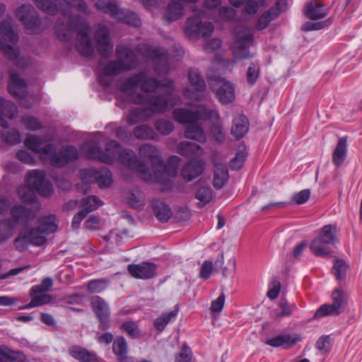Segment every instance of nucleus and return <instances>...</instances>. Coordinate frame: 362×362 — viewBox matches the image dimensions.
Here are the masks:
<instances>
[{"instance_id": "f257e3e1", "label": "nucleus", "mask_w": 362, "mask_h": 362, "mask_svg": "<svg viewBox=\"0 0 362 362\" xmlns=\"http://www.w3.org/2000/svg\"><path fill=\"white\" fill-rule=\"evenodd\" d=\"M139 155L141 158L151 160L153 173L150 172L146 164L137 159L136 154L134 159L136 162V166L130 167L127 164H122L130 170L136 171L144 180L149 182L165 183L168 182V177L176 175L177 166L180 161L178 156H171L168 159V164L165 165L160 156L158 149L156 146L150 144H144L140 146Z\"/></svg>"}, {"instance_id": "f03ea898", "label": "nucleus", "mask_w": 362, "mask_h": 362, "mask_svg": "<svg viewBox=\"0 0 362 362\" xmlns=\"http://www.w3.org/2000/svg\"><path fill=\"white\" fill-rule=\"evenodd\" d=\"M54 30L57 37L63 42L70 40L76 33V48L79 54L89 57L93 53L94 47L88 35L89 25L80 16H64L57 21Z\"/></svg>"}, {"instance_id": "7ed1b4c3", "label": "nucleus", "mask_w": 362, "mask_h": 362, "mask_svg": "<svg viewBox=\"0 0 362 362\" xmlns=\"http://www.w3.org/2000/svg\"><path fill=\"white\" fill-rule=\"evenodd\" d=\"M81 151L86 157L104 163L112 164L119 161L130 167L136 166L135 153L132 150L124 148L116 141H110L106 144L105 152L94 141L84 143L81 147Z\"/></svg>"}, {"instance_id": "20e7f679", "label": "nucleus", "mask_w": 362, "mask_h": 362, "mask_svg": "<svg viewBox=\"0 0 362 362\" xmlns=\"http://www.w3.org/2000/svg\"><path fill=\"white\" fill-rule=\"evenodd\" d=\"M173 114L175 120L177 122L189 124L185 131V137L200 143H204L206 141V136L197 122L199 120H209L211 122L219 120L218 112L209 109L204 105L199 106L194 112L184 108H177L174 110Z\"/></svg>"}, {"instance_id": "39448f33", "label": "nucleus", "mask_w": 362, "mask_h": 362, "mask_svg": "<svg viewBox=\"0 0 362 362\" xmlns=\"http://www.w3.org/2000/svg\"><path fill=\"white\" fill-rule=\"evenodd\" d=\"M132 101L136 104H146V107L132 109L127 119L129 124L148 121L154 114H163L169 110V103L165 95H151L144 96L136 93L132 96Z\"/></svg>"}, {"instance_id": "423d86ee", "label": "nucleus", "mask_w": 362, "mask_h": 362, "mask_svg": "<svg viewBox=\"0 0 362 362\" xmlns=\"http://www.w3.org/2000/svg\"><path fill=\"white\" fill-rule=\"evenodd\" d=\"M117 59L110 62L103 69L98 76V82L103 86L108 87L112 82V77L136 67L138 57L135 52L125 45L116 47Z\"/></svg>"}, {"instance_id": "0eeeda50", "label": "nucleus", "mask_w": 362, "mask_h": 362, "mask_svg": "<svg viewBox=\"0 0 362 362\" xmlns=\"http://www.w3.org/2000/svg\"><path fill=\"white\" fill-rule=\"evenodd\" d=\"M27 185H21L18 189V194L24 203H31L36 209L40 208V204L36 200L35 191L40 195L48 197L53 192V187L45 178L43 171L33 170L26 177Z\"/></svg>"}, {"instance_id": "6e6552de", "label": "nucleus", "mask_w": 362, "mask_h": 362, "mask_svg": "<svg viewBox=\"0 0 362 362\" xmlns=\"http://www.w3.org/2000/svg\"><path fill=\"white\" fill-rule=\"evenodd\" d=\"M12 20L6 19L0 23V50L11 61H17L16 66L23 69L28 65V60L24 57H20V52L18 47L6 44L8 40L13 45L18 41V35L13 29Z\"/></svg>"}, {"instance_id": "1a4fd4ad", "label": "nucleus", "mask_w": 362, "mask_h": 362, "mask_svg": "<svg viewBox=\"0 0 362 362\" xmlns=\"http://www.w3.org/2000/svg\"><path fill=\"white\" fill-rule=\"evenodd\" d=\"M139 75H142L139 81V86L141 91L145 93H153L158 88H161L163 92L158 95H165L168 97L169 108L180 103V98L174 95L175 86L173 81L165 78L158 81L157 78L148 76L146 71H141Z\"/></svg>"}, {"instance_id": "9d476101", "label": "nucleus", "mask_w": 362, "mask_h": 362, "mask_svg": "<svg viewBox=\"0 0 362 362\" xmlns=\"http://www.w3.org/2000/svg\"><path fill=\"white\" fill-rule=\"evenodd\" d=\"M16 18L31 33H38L51 25L48 18L42 21L31 4H23L16 11Z\"/></svg>"}, {"instance_id": "9b49d317", "label": "nucleus", "mask_w": 362, "mask_h": 362, "mask_svg": "<svg viewBox=\"0 0 362 362\" xmlns=\"http://www.w3.org/2000/svg\"><path fill=\"white\" fill-rule=\"evenodd\" d=\"M194 16L188 18L185 23V33L189 38L206 37L214 32V25L210 22L202 23V18L204 17L205 12L194 8Z\"/></svg>"}, {"instance_id": "f8f14e48", "label": "nucleus", "mask_w": 362, "mask_h": 362, "mask_svg": "<svg viewBox=\"0 0 362 362\" xmlns=\"http://www.w3.org/2000/svg\"><path fill=\"white\" fill-rule=\"evenodd\" d=\"M136 50L142 56L151 59L155 63V71L159 74H166L170 71L168 54L165 49L161 47H152L148 44H139Z\"/></svg>"}, {"instance_id": "ddd939ff", "label": "nucleus", "mask_w": 362, "mask_h": 362, "mask_svg": "<svg viewBox=\"0 0 362 362\" xmlns=\"http://www.w3.org/2000/svg\"><path fill=\"white\" fill-rule=\"evenodd\" d=\"M253 42V35L246 27H239L235 31V39L232 46L235 59H250L253 54L250 53L249 47Z\"/></svg>"}, {"instance_id": "4468645a", "label": "nucleus", "mask_w": 362, "mask_h": 362, "mask_svg": "<svg viewBox=\"0 0 362 362\" xmlns=\"http://www.w3.org/2000/svg\"><path fill=\"white\" fill-rule=\"evenodd\" d=\"M11 216L12 220H7L5 222L8 228L9 233L6 235L0 233V238L2 240H6L11 235V231L15 225L27 226L32 220L35 218L34 211L21 205L13 206L11 209Z\"/></svg>"}, {"instance_id": "2eb2a0df", "label": "nucleus", "mask_w": 362, "mask_h": 362, "mask_svg": "<svg viewBox=\"0 0 362 362\" xmlns=\"http://www.w3.org/2000/svg\"><path fill=\"white\" fill-rule=\"evenodd\" d=\"M81 177L84 184L95 182L100 189L109 187L113 182L112 173L107 168L100 170L95 168L84 169L81 173Z\"/></svg>"}, {"instance_id": "dca6fc26", "label": "nucleus", "mask_w": 362, "mask_h": 362, "mask_svg": "<svg viewBox=\"0 0 362 362\" xmlns=\"http://www.w3.org/2000/svg\"><path fill=\"white\" fill-rule=\"evenodd\" d=\"M8 89L11 95L21 101L22 106L25 108L31 107L32 103H30L28 100H35V98L30 96L28 100H25L28 95L27 85L24 80L20 78L17 74L13 71L10 73Z\"/></svg>"}, {"instance_id": "f3484780", "label": "nucleus", "mask_w": 362, "mask_h": 362, "mask_svg": "<svg viewBox=\"0 0 362 362\" xmlns=\"http://www.w3.org/2000/svg\"><path fill=\"white\" fill-rule=\"evenodd\" d=\"M78 157V150L74 146L69 145L63 147L57 153V148L54 145V150L49 153L46 163L55 167H62L68 163L75 160Z\"/></svg>"}, {"instance_id": "a211bd4d", "label": "nucleus", "mask_w": 362, "mask_h": 362, "mask_svg": "<svg viewBox=\"0 0 362 362\" xmlns=\"http://www.w3.org/2000/svg\"><path fill=\"white\" fill-rule=\"evenodd\" d=\"M94 40L97 49L101 56L108 57L113 52V43L110 38V31L107 27L98 24L95 27Z\"/></svg>"}, {"instance_id": "6ab92c4d", "label": "nucleus", "mask_w": 362, "mask_h": 362, "mask_svg": "<svg viewBox=\"0 0 362 362\" xmlns=\"http://www.w3.org/2000/svg\"><path fill=\"white\" fill-rule=\"evenodd\" d=\"M90 305L98 320L99 328L103 331L107 329L110 324V310L108 304L101 297L95 296L91 298Z\"/></svg>"}, {"instance_id": "aec40b11", "label": "nucleus", "mask_w": 362, "mask_h": 362, "mask_svg": "<svg viewBox=\"0 0 362 362\" xmlns=\"http://www.w3.org/2000/svg\"><path fill=\"white\" fill-rule=\"evenodd\" d=\"M46 241L45 235L38 234L35 230L24 229L21 231L18 238L14 240V245L17 250L23 251L29 245H42Z\"/></svg>"}, {"instance_id": "412c9836", "label": "nucleus", "mask_w": 362, "mask_h": 362, "mask_svg": "<svg viewBox=\"0 0 362 362\" xmlns=\"http://www.w3.org/2000/svg\"><path fill=\"white\" fill-rule=\"evenodd\" d=\"M42 138L35 135H28L24 141L25 146L30 150L38 153L40 160H42L44 163H46L49 153L54 150V145L47 144L42 147Z\"/></svg>"}, {"instance_id": "4be33fe9", "label": "nucleus", "mask_w": 362, "mask_h": 362, "mask_svg": "<svg viewBox=\"0 0 362 362\" xmlns=\"http://www.w3.org/2000/svg\"><path fill=\"white\" fill-rule=\"evenodd\" d=\"M188 78L197 93H192L189 89H186L184 93L185 96L195 100H203L198 92H202L205 90L206 83L199 72L197 69H191L188 71Z\"/></svg>"}, {"instance_id": "5701e85b", "label": "nucleus", "mask_w": 362, "mask_h": 362, "mask_svg": "<svg viewBox=\"0 0 362 362\" xmlns=\"http://www.w3.org/2000/svg\"><path fill=\"white\" fill-rule=\"evenodd\" d=\"M218 87L216 88V95L219 102L227 105L235 100V88L233 85L223 78L217 80Z\"/></svg>"}, {"instance_id": "b1692460", "label": "nucleus", "mask_w": 362, "mask_h": 362, "mask_svg": "<svg viewBox=\"0 0 362 362\" xmlns=\"http://www.w3.org/2000/svg\"><path fill=\"white\" fill-rule=\"evenodd\" d=\"M127 270L136 279H148L156 276V266L153 263L143 262L139 264H129Z\"/></svg>"}, {"instance_id": "393cba45", "label": "nucleus", "mask_w": 362, "mask_h": 362, "mask_svg": "<svg viewBox=\"0 0 362 362\" xmlns=\"http://www.w3.org/2000/svg\"><path fill=\"white\" fill-rule=\"evenodd\" d=\"M68 354L79 362H99L97 354L78 345L71 346Z\"/></svg>"}, {"instance_id": "a878e982", "label": "nucleus", "mask_w": 362, "mask_h": 362, "mask_svg": "<svg viewBox=\"0 0 362 362\" xmlns=\"http://www.w3.org/2000/svg\"><path fill=\"white\" fill-rule=\"evenodd\" d=\"M205 163L203 160H191L185 165L182 170V175L185 180L190 182L199 176L204 169Z\"/></svg>"}, {"instance_id": "bb28decb", "label": "nucleus", "mask_w": 362, "mask_h": 362, "mask_svg": "<svg viewBox=\"0 0 362 362\" xmlns=\"http://www.w3.org/2000/svg\"><path fill=\"white\" fill-rule=\"evenodd\" d=\"M177 153L186 158H199L204 155V149L198 144L191 141H182L177 146Z\"/></svg>"}, {"instance_id": "cd10ccee", "label": "nucleus", "mask_w": 362, "mask_h": 362, "mask_svg": "<svg viewBox=\"0 0 362 362\" xmlns=\"http://www.w3.org/2000/svg\"><path fill=\"white\" fill-rule=\"evenodd\" d=\"M300 340L299 335L293 334H281L265 341V344L272 347H289Z\"/></svg>"}, {"instance_id": "c85d7f7f", "label": "nucleus", "mask_w": 362, "mask_h": 362, "mask_svg": "<svg viewBox=\"0 0 362 362\" xmlns=\"http://www.w3.org/2000/svg\"><path fill=\"white\" fill-rule=\"evenodd\" d=\"M304 13L307 18L317 20L325 18L327 15V10L321 2L315 0L305 4Z\"/></svg>"}, {"instance_id": "c756f323", "label": "nucleus", "mask_w": 362, "mask_h": 362, "mask_svg": "<svg viewBox=\"0 0 362 362\" xmlns=\"http://www.w3.org/2000/svg\"><path fill=\"white\" fill-rule=\"evenodd\" d=\"M142 75L139 74H134L130 78L120 79L117 83V86L119 90L125 94H130V100L132 96L137 93L135 90L138 86H139V81L141 79Z\"/></svg>"}, {"instance_id": "7c9ffc66", "label": "nucleus", "mask_w": 362, "mask_h": 362, "mask_svg": "<svg viewBox=\"0 0 362 362\" xmlns=\"http://www.w3.org/2000/svg\"><path fill=\"white\" fill-rule=\"evenodd\" d=\"M249 130L248 119L243 114L237 115L233 121L231 134L236 139H242Z\"/></svg>"}, {"instance_id": "2f4dec72", "label": "nucleus", "mask_w": 362, "mask_h": 362, "mask_svg": "<svg viewBox=\"0 0 362 362\" xmlns=\"http://www.w3.org/2000/svg\"><path fill=\"white\" fill-rule=\"evenodd\" d=\"M347 155V139L341 137L339 139L332 153V162L337 168L344 163Z\"/></svg>"}, {"instance_id": "473e14b6", "label": "nucleus", "mask_w": 362, "mask_h": 362, "mask_svg": "<svg viewBox=\"0 0 362 362\" xmlns=\"http://www.w3.org/2000/svg\"><path fill=\"white\" fill-rule=\"evenodd\" d=\"M113 18L134 27H139L141 25V21L138 16L129 10L118 8L114 14Z\"/></svg>"}, {"instance_id": "72a5a7b5", "label": "nucleus", "mask_w": 362, "mask_h": 362, "mask_svg": "<svg viewBox=\"0 0 362 362\" xmlns=\"http://www.w3.org/2000/svg\"><path fill=\"white\" fill-rule=\"evenodd\" d=\"M228 177V168L224 164H214V187L216 189H221L227 182Z\"/></svg>"}, {"instance_id": "f704fd0d", "label": "nucleus", "mask_w": 362, "mask_h": 362, "mask_svg": "<svg viewBox=\"0 0 362 362\" xmlns=\"http://www.w3.org/2000/svg\"><path fill=\"white\" fill-rule=\"evenodd\" d=\"M38 222V228L31 229L35 230L38 234L44 235L45 233H54L57 230V226L55 223V217L53 215L42 217Z\"/></svg>"}, {"instance_id": "c9c22d12", "label": "nucleus", "mask_w": 362, "mask_h": 362, "mask_svg": "<svg viewBox=\"0 0 362 362\" xmlns=\"http://www.w3.org/2000/svg\"><path fill=\"white\" fill-rule=\"evenodd\" d=\"M112 350L119 362H129L130 359L127 356V344L123 337H118L115 339Z\"/></svg>"}, {"instance_id": "e433bc0d", "label": "nucleus", "mask_w": 362, "mask_h": 362, "mask_svg": "<svg viewBox=\"0 0 362 362\" xmlns=\"http://www.w3.org/2000/svg\"><path fill=\"white\" fill-rule=\"evenodd\" d=\"M133 134L137 139L140 140H156L158 137L153 129L147 124L136 126Z\"/></svg>"}, {"instance_id": "4c0bfd02", "label": "nucleus", "mask_w": 362, "mask_h": 362, "mask_svg": "<svg viewBox=\"0 0 362 362\" xmlns=\"http://www.w3.org/2000/svg\"><path fill=\"white\" fill-rule=\"evenodd\" d=\"M177 313L178 308H175V310L168 313H163L160 317H157L154 320L153 325L155 328L159 332L163 331L165 327L170 322H173L176 319Z\"/></svg>"}, {"instance_id": "58836bf2", "label": "nucleus", "mask_w": 362, "mask_h": 362, "mask_svg": "<svg viewBox=\"0 0 362 362\" xmlns=\"http://www.w3.org/2000/svg\"><path fill=\"white\" fill-rule=\"evenodd\" d=\"M183 11V6L176 1H173L168 4L164 17L169 22L175 21L182 17Z\"/></svg>"}, {"instance_id": "ea45409f", "label": "nucleus", "mask_w": 362, "mask_h": 362, "mask_svg": "<svg viewBox=\"0 0 362 362\" xmlns=\"http://www.w3.org/2000/svg\"><path fill=\"white\" fill-rule=\"evenodd\" d=\"M332 307L339 314H341L345 309L347 304V296L341 289H335L332 295Z\"/></svg>"}, {"instance_id": "a19ab883", "label": "nucleus", "mask_w": 362, "mask_h": 362, "mask_svg": "<svg viewBox=\"0 0 362 362\" xmlns=\"http://www.w3.org/2000/svg\"><path fill=\"white\" fill-rule=\"evenodd\" d=\"M153 211L156 218L161 222H166L172 216L170 208L165 203L156 201L153 202Z\"/></svg>"}, {"instance_id": "79ce46f5", "label": "nucleus", "mask_w": 362, "mask_h": 362, "mask_svg": "<svg viewBox=\"0 0 362 362\" xmlns=\"http://www.w3.org/2000/svg\"><path fill=\"white\" fill-rule=\"evenodd\" d=\"M1 358L5 359V361L1 362H25V356L20 351H14L8 348L7 346H2L0 347Z\"/></svg>"}, {"instance_id": "37998d69", "label": "nucleus", "mask_w": 362, "mask_h": 362, "mask_svg": "<svg viewBox=\"0 0 362 362\" xmlns=\"http://www.w3.org/2000/svg\"><path fill=\"white\" fill-rule=\"evenodd\" d=\"M329 244L324 243L322 240L315 238L310 245V249L312 252L316 256L326 257L330 253V250L328 247Z\"/></svg>"}, {"instance_id": "c03bdc74", "label": "nucleus", "mask_w": 362, "mask_h": 362, "mask_svg": "<svg viewBox=\"0 0 362 362\" xmlns=\"http://www.w3.org/2000/svg\"><path fill=\"white\" fill-rule=\"evenodd\" d=\"M0 114L9 119H13L18 115V108L13 102L0 98Z\"/></svg>"}, {"instance_id": "a18cd8bd", "label": "nucleus", "mask_w": 362, "mask_h": 362, "mask_svg": "<svg viewBox=\"0 0 362 362\" xmlns=\"http://www.w3.org/2000/svg\"><path fill=\"white\" fill-rule=\"evenodd\" d=\"M337 230V226L334 225H326L323 226L319 233L317 237L320 240H322L324 243L332 245L337 241L334 233Z\"/></svg>"}, {"instance_id": "49530a36", "label": "nucleus", "mask_w": 362, "mask_h": 362, "mask_svg": "<svg viewBox=\"0 0 362 362\" xmlns=\"http://www.w3.org/2000/svg\"><path fill=\"white\" fill-rule=\"evenodd\" d=\"M30 296H32L30 302L28 305L20 308V309H28L31 308L38 307L40 305L48 304L52 300V298L50 295L45 294L44 293L33 294Z\"/></svg>"}, {"instance_id": "de8ad7c7", "label": "nucleus", "mask_w": 362, "mask_h": 362, "mask_svg": "<svg viewBox=\"0 0 362 362\" xmlns=\"http://www.w3.org/2000/svg\"><path fill=\"white\" fill-rule=\"evenodd\" d=\"M95 6L103 13H110L112 18L119 8L116 0H98Z\"/></svg>"}, {"instance_id": "09e8293b", "label": "nucleus", "mask_w": 362, "mask_h": 362, "mask_svg": "<svg viewBox=\"0 0 362 362\" xmlns=\"http://www.w3.org/2000/svg\"><path fill=\"white\" fill-rule=\"evenodd\" d=\"M279 16V11L276 8H271L264 13L259 18L256 28L259 30L264 29L269 23Z\"/></svg>"}, {"instance_id": "8fccbe9b", "label": "nucleus", "mask_w": 362, "mask_h": 362, "mask_svg": "<svg viewBox=\"0 0 362 362\" xmlns=\"http://www.w3.org/2000/svg\"><path fill=\"white\" fill-rule=\"evenodd\" d=\"M110 281L106 279H93L88 282L87 290L91 293H101L108 286Z\"/></svg>"}, {"instance_id": "3c124183", "label": "nucleus", "mask_w": 362, "mask_h": 362, "mask_svg": "<svg viewBox=\"0 0 362 362\" xmlns=\"http://www.w3.org/2000/svg\"><path fill=\"white\" fill-rule=\"evenodd\" d=\"M103 202L96 196H89L82 199L80 201L79 207L84 210H88V213L96 210L99 206H102Z\"/></svg>"}, {"instance_id": "603ef678", "label": "nucleus", "mask_w": 362, "mask_h": 362, "mask_svg": "<svg viewBox=\"0 0 362 362\" xmlns=\"http://www.w3.org/2000/svg\"><path fill=\"white\" fill-rule=\"evenodd\" d=\"M195 197L199 200L197 206L199 208L204 207L212 199V191L211 188L203 187H200L195 194Z\"/></svg>"}, {"instance_id": "864d4df0", "label": "nucleus", "mask_w": 362, "mask_h": 362, "mask_svg": "<svg viewBox=\"0 0 362 362\" xmlns=\"http://www.w3.org/2000/svg\"><path fill=\"white\" fill-rule=\"evenodd\" d=\"M349 265L342 259H335L332 268V273L337 280H344L346 278Z\"/></svg>"}, {"instance_id": "5fc2aeb1", "label": "nucleus", "mask_w": 362, "mask_h": 362, "mask_svg": "<svg viewBox=\"0 0 362 362\" xmlns=\"http://www.w3.org/2000/svg\"><path fill=\"white\" fill-rule=\"evenodd\" d=\"M154 126L158 133L165 136L170 134L175 128L173 123L166 119H157Z\"/></svg>"}, {"instance_id": "6e6d98bb", "label": "nucleus", "mask_w": 362, "mask_h": 362, "mask_svg": "<svg viewBox=\"0 0 362 362\" xmlns=\"http://www.w3.org/2000/svg\"><path fill=\"white\" fill-rule=\"evenodd\" d=\"M120 329L126 332L128 335L134 339H138L141 337L140 330L137 324L134 321H127L123 322Z\"/></svg>"}, {"instance_id": "4d7b16f0", "label": "nucleus", "mask_w": 362, "mask_h": 362, "mask_svg": "<svg viewBox=\"0 0 362 362\" xmlns=\"http://www.w3.org/2000/svg\"><path fill=\"white\" fill-rule=\"evenodd\" d=\"M37 8L49 15H55L57 12V6L51 0H33Z\"/></svg>"}, {"instance_id": "13d9d810", "label": "nucleus", "mask_w": 362, "mask_h": 362, "mask_svg": "<svg viewBox=\"0 0 362 362\" xmlns=\"http://www.w3.org/2000/svg\"><path fill=\"white\" fill-rule=\"evenodd\" d=\"M247 153L245 148L237 151L235 156L230 160V168L233 170L240 169L246 160Z\"/></svg>"}, {"instance_id": "bf43d9fd", "label": "nucleus", "mask_w": 362, "mask_h": 362, "mask_svg": "<svg viewBox=\"0 0 362 362\" xmlns=\"http://www.w3.org/2000/svg\"><path fill=\"white\" fill-rule=\"evenodd\" d=\"M2 139L8 144H17L21 141V136L18 130L13 129L4 132Z\"/></svg>"}, {"instance_id": "052dcab7", "label": "nucleus", "mask_w": 362, "mask_h": 362, "mask_svg": "<svg viewBox=\"0 0 362 362\" xmlns=\"http://www.w3.org/2000/svg\"><path fill=\"white\" fill-rule=\"evenodd\" d=\"M339 315L331 304L325 303L322 305L315 313L313 317L315 319L322 318L329 315Z\"/></svg>"}, {"instance_id": "680f3d73", "label": "nucleus", "mask_w": 362, "mask_h": 362, "mask_svg": "<svg viewBox=\"0 0 362 362\" xmlns=\"http://www.w3.org/2000/svg\"><path fill=\"white\" fill-rule=\"evenodd\" d=\"M279 307L281 310L276 314L278 318L288 317L297 309V306L295 304H289L287 300L284 299L280 300Z\"/></svg>"}, {"instance_id": "e2e57ef3", "label": "nucleus", "mask_w": 362, "mask_h": 362, "mask_svg": "<svg viewBox=\"0 0 362 362\" xmlns=\"http://www.w3.org/2000/svg\"><path fill=\"white\" fill-rule=\"evenodd\" d=\"M21 121L28 130L32 132L38 131L42 127L41 122L33 116L22 117Z\"/></svg>"}, {"instance_id": "0e129e2a", "label": "nucleus", "mask_w": 362, "mask_h": 362, "mask_svg": "<svg viewBox=\"0 0 362 362\" xmlns=\"http://www.w3.org/2000/svg\"><path fill=\"white\" fill-rule=\"evenodd\" d=\"M53 286V281L50 277L42 279L40 284L35 285L30 290V295L42 293L50 290Z\"/></svg>"}, {"instance_id": "69168bd1", "label": "nucleus", "mask_w": 362, "mask_h": 362, "mask_svg": "<svg viewBox=\"0 0 362 362\" xmlns=\"http://www.w3.org/2000/svg\"><path fill=\"white\" fill-rule=\"evenodd\" d=\"M315 347L322 354H327L331 350L329 336L324 335L320 337L316 341Z\"/></svg>"}, {"instance_id": "338daca9", "label": "nucleus", "mask_w": 362, "mask_h": 362, "mask_svg": "<svg viewBox=\"0 0 362 362\" xmlns=\"http://www.w3.org/2000/svg\"><path fill=\"white\" fill-rule=\"evenodd\" d=\"M244 1L245 12L249 15L255 14L264 3V0H245Z\"/></svg>"}, {"instance_id": "774afa93", "label": "nucleus", "mask_w": 362, "mask_h": 362, "mask_svg": "<svg viewBox=\"0 0 362 362\" xmlns=\"http://www.w3.org/2000/svg\"><path fill=\"white\" fill-rule=\"evenodd\" d=\"M192 358V353L190 348L184 345L181 352L175 358V362H191Z\"/></svg>"}]
</instances>
